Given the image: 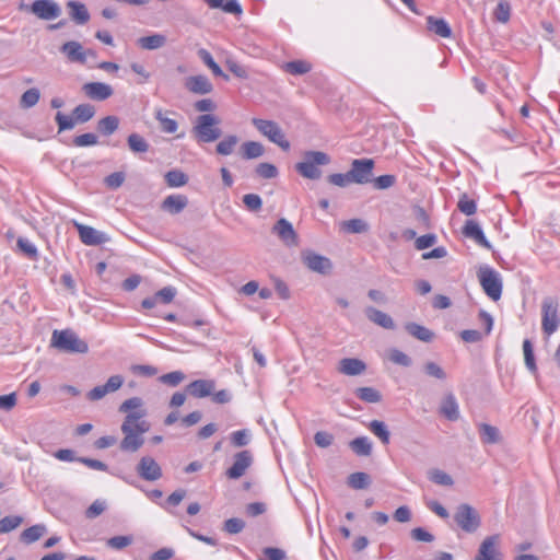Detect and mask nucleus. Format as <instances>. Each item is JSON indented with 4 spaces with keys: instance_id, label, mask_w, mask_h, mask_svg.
Here are the masks:
<instances>
[{
    "instance_id": "59",
    "label": "nucleus",
    "mask_w": 560,
    "mask_h": 560,
    "mask_svg": "<svg viewBox=\"0 0 560 560\" xmlns=\"http://www.w3.org/2000/svg\"><path fill=\"white\" fill-rule=\"evenodd\" d=\"M130 371L138 376L151 377L158 374V369L149 364H133Z\"/></svg>"
},
{
    "instance_id": "15",
    "label": "nucleus",
    "mask_w": 560,
    "mask_h": 560,
    "mask_svg": "<svg viewBox=\"0 0 560 560\" xmlns=\"http://www.w3.org/2000/svg\"><path fill=\"white\" fill-rule=\"evenodd\" d=\"M31 11L42 20L57 19L60 13V7L51 0H35L31 5Z\"/></svg>"
},
{
    "instance_id": "26",
    "label": "nucleus",
    "mask_w": 560,
    "mask_h": 560,
    "mask_svg": "<svg viewBox=\"0 0 560 560\" xmlns=\"http://www.w3.org/2000/svg\"><path fill=\"white\" fill-rule=\"evenodd\" d=\"M67 8L69 9L70 18L80 25H83L89 22L90 13L86 7L79 1H69L67 3Z\"/></svg>"
},
{
    "instance_id": "40",
    "label": "nucleus",
    "mask_w": 560,
    "mask_h": 560,
    "mask_svg": "<svg viewBox=\"0 0 560 560\" xmlns=\"http://www.w3.org/2000/svg\"><path fill=\"white\" fill-rule=\"evenodd\" d=\"M127 143L133 153H145L149 150V143L142 136L138 133L129 135L127 138Z\"/></svg>"
},
{
    "instance_id": "48",
    "label": "nucleus",
    "mask_w": 560,
    "mask_h": 560,
    "mask_svg": "<svg viewBox=\"0 0 560 560\" xmlns=\"http://www.w3.org/2000/svg\"><path fill=\"white\" fill-rule=\"evenodd\" d=\"M348 485L353 489H365L370 485V477L365 472H353L348 477Z\"/></svg>"
},
{
    "instance_id": "45",
    "label": "nucleus",
    "mask_w": 560,
    "mask_h": 560,
    "mask_svg": "<svg viewBox=\"0 0 560 560\" xmlns=\"http://www.w3.org/2000/svg\"><path fill=\"white\" fill-rule=\"evenodd\" d=\"M355 395L361 400L371 404L378 402L382 399L380 392L373 387H360L355 390Z\"/></svg>"
},
{
    "instance_id": "56",
    "label": "nucleus",
    "mask_w": 560,
    "mask_h": 560,
    "mask_svg": "<svg viewBox=\"0 0 560 560\" xmlns=\"http://www.w3.org/2000/svg\"><path fill=\"white\" fill-rule=\"evenodd\" d=\"M225 66L235 77H237L240 79H247L248 78L247 69L244 66H242L241 63H238L232 57H228L225 59Z\"/></svg>"
},
{
    "instance_id": "64",
    "label": "nucleus",
    "mask_w": 560,
    "mask_h": 560,
    "mask_svg": "<svg viewBox=\"0 0 560 560\" xmlns=\"http://www.w3.org/2000/svg\"><path fill=\"white\" fill-rule=\"evenodd\" d=\"M125 174L122 172H115L105 177L104 183L110 189L119 188L125 182Z\"/></svg>"
},
{
    "instance_id": "1",
    "label": "nucleus",
    "mask_w": 560,
    "mask_h": 560,
    "mask_svg": "<svg viewBox=\"0 0 560 560\" xmlns=\"http://www.w3.org/2000/svg\"><path fill=\"white\" fill-rule=\"evenodd\" d=\"M118 410L126 415L121 425L137 429L139 432H148L150 430V422L145 419L148 410L142 398L137 396L128 398L121 402Z\"/></svg>"
},
{
    "instance_id": "7",
    "label": "nucleus",
    "mask_w": 560,
    "mask_h": 560,
    "mask_svg": "<svg viewBox=\"0 0 560 560\" xmlns=\"http://www.w3.org/2000/svg\"><path fill=\"white\" fill-rule=\"evenodd\" d=\"M560 325L558 302L553 298H546L541 303V328L546 339L556 332Z\"/></svg>"
},
{
    "instance_id": "60",
    "label": "nucleus",
    "mask_w": 560,
    "mask_h": 560,
    "mask_svg": "<svg viewBox=\"0 0 560 560\" xmlns=\"http://www.w3.org/2000/svg\"><path fill=\"white\" fill-rule=\"evenodd\" d=\"M132 542L131 536H114L106 541L109 548L121 550Z\"/></svg>"
},
{
    "instance_id": "42",
    "label": "nucleus",
    "mask_w": 560,
    "mask_h": 560,
    "mask_svg": "<svg viewBox=\"0 0 560 560\" xmlns=\"http://www.w3.org/2000/svg\"><path fill=\"white\" fill-rule=\"evenodd\" d=\"M341 229L348 233L359 234L369 230V225L362 219H351L341 223Z\"/></svg>"
},
{
    "instance_id": "44",
    "label": "nucleus",
    "mask_w": 560,
    "mask_h": 560,
    "mask_svg": "<svg viewBox=\"0 0 560 560\" xmlns=\"http://www.w3.org/2000/svg\"><path fill=\"white\" fill-rule=\"evenodd\" d=\"M428 478L436 483V485H441V486H453L454 483V480L453 478L446 474L445 471L439 469V468H434V469H431L428 471Z\"/></svg>"
},
{
    "instance_id": "49",
    "label": "nucleus",
    "mask_w": 560,
    "mask_h": 560,
    "mask_svg": "<svg viewBox=\"0 0 560 560\" xmlns=\"http://www.w3.org/2000/svg\"><path fill=\"white\" fill-rule=\"evenodd\" d=\"M284 70L291 74H305L311 70V65L304 60H294L283 66Z\"/></svg>"
},
{
    "instance_id": "2",
    "label": "nucleus",
    "mask_w": 560,
    "mask_h": 560,
    "mask_svg": "<svg viewBox=\"0 0 560 560\" xmlns=\"http://www.w3.org/2000/svg\"><path fill=\"white\" fill-rule=\"evenodd\" d=\"M220 124L221 120L218 116L213 114H202L196 118L192 126V133L198 142H213L222 135Z\"/></svg>"
},
{
    "instance_id": "57",
    "label": "nucleus",
    "mask_w": 560,
    "mask_h": 560,
    "mask_svg": "<svg viewBox=\"0 0 560 560\" xmlns=\"http://www.w3.org/2000/svg\"><path fill=\"white\" fill-rule=\"evenodd\" d=\"M388 359L393 363H395L397 365L406 366V368L410 366L412 363L410 357L398 349H390L388 351Z\"/></svg>"
},
{
    "instance_id": "25",
    "label": "nucleus",
    "mask_w": 560,
    "mask_h": 560,
    "mask_svg": "<svg viewBox=\"0 0 560 560\" xmlns=\"http://www.w3.org/2000/svg\"><path fill=\"white\" fill-rule=\"evenodd\" d=\"M365 315L371 322L378 325L380 327H383L385 329H394L395 328V323H394L393 318L388 314H386L377 308L368 307L365 310Z\"/></svg>"
},
{
    "instance_id": "54",
    "label": "nucleus",
    "mask_w": 560,
    "mask_h": 560,
    "mask_svg": "<svg viewBox=\"0 0 560 560\" xmlns=\"http://www.w3.org/2000/svg\"><path fill=\"white\" fill-rule=\"evenodd\" d=\"M16 245L19 247V249L25 255L27 256L28 258L31 259H36L37 256H38V253H37V248L36 246L31 242L28 241L27 238H24V237H19L18 238V242H16Z\"/></svg>"
},
{
    "instance_id": "50",
    "label": "nucleus",
    "mask_w": 560,
    "mask_h": 560,
    "mask_svg": "<svg viewBox=\"0 0 560 560\" xmlns=\"http://www.w3.org/2000/svg\"><path fill=\"white\" fill-rule=\"evenodd\" d=\"M187 180V176L178 170H173L165 174V182L170 187H182Z\"/></svg>"
},
{
    "instance_id": "14",
    "label": "nucleus",
    "mask_w": 560,
    "mask_h": 560,
    "mask_svg": "<svg viewBox=\"0 0 560 560\" xmlns=\"http://www.w3.org/2000/svg\"><path fill=\"white\" fill-rule=\"evenodd\" d=\"M124 433V439L120 442V450L124 452L135 453L144 443L143 434L145 432H139L137 429H129L127 425L120 427Z\"/></svg>"
},
{
    "instance_id": "62",
    "label": "nucleus",
    "mask_w": 560,
    "mask_h": 560,
    "mask_svg": "<svg viewBox=\"0 0 560 560\" xmlns=\"http://www.w3.org/2000/svg\"><path fill=\"white\" fill-rule=\"evenodd\" d=\"M256 173L262 178L270 179L278 175V170L271 163H260L256 167Z\"/></svg>"
},
{
    "instance_id": "18",
    "label": "nucleus",
    "mask_w": 560,
    "mask_h": 560,
    "mask_svg": "<svg viewBox=\"0 0 560 560\" xmlns=\"http://www.w3.org/2000/svg\"><path fill=\"white\" fill-rule=\"evenodd\" d=\"M84 94L94 101H105L113 95V89L109 84L103 82H90L82 86Z\"/></svg>"
},
{
    "instance_id": "30",
    "label": "nucleus",
    "mask_w": 560,
    "mask_h": 560,
    "mask_svg": "<svg viewBox=\"0 0 560 560\" xmlns=\"http://www.w3.org/2000/svg\"><path fill=\"white\" fill-rule=\"evenodd\" d=\"M155 119L160 124V128L165 133H175L178 129V124L175 119L170 118L167 113L163 109H156L154 113Z\"/></svg>"
},
{
    "instance_id": "33",
    "label": "nucleus",
    "mask_w": 560,
    "mask_h": 560,
    "mask_svg": "<svg viewBox=\"0 0 560 560\" xmlns=\"http://www.w3.org/2000/svg\"><path fill=\"white\" fill-rule=\"evenodd\" d=\"M265 152L264 145L257 141H247L242 144V155L246 160L257 159Z\"/></svg>"
},
{
    "instance_id": "4",
    "label": "nucleus",
    "mask_w": 560,
    "mask_h": 560,
    "mask_svg": "<svg viewBox=\"0 0 560 560\" xmlns=\"http://www.w3.org/2000/svg\"><path fill=\"white\" fill-rule=\"evenodd\" d=\"M330 162L328 154L322 151H307L303 160L295 165L296 171L305 178L318 179L322 176L319 166Z\"/></svg>"
},
{
    "instance_id": "8",
    "label": "nucleus",
    "mask_w": 560,
    "mask_h": 560,
    "mask_svg": "<svg viewBox=\"0 0 560 560\" xmlns=\"http://www.w3.org/2000/svg\"><path fill=\"white\" fill-rule=\"evenodd\" d=\"M457 525L467 533H474L480 525V517L477 511L469 504H459L454 514Z\"/></svg>"
},
{
    "instance_id": "32",
    "label": "nucleus",
    "mask_w": 560,
    "mask_h": 560,
    "mask_svg": "<svg viewBox=\"0 0 560 560\" xmlns=\"http://www.w3.org/2000/svg\"><path fill=\"white\" fill-rule=\"evenodd\" d=\"M479 434L482 443L495 444L500 442V432L498 428L488 423L479 424Z\"/></svg>"
},
{
    "instance_id": "10",
    "label": "nucleus",
    "mask_w": 560,
    "mask_h": 560,
    "mask_svg": "<svg viewBox=\"0 0 560 560\" xmlns=\"http://www.w3.org/2000/svg\"><path fill=\"white\" fill-rule=\"evenodd\" d=\"M271 232L277 235L281 243L287 247H295L299 245V235L295 232L292 223L281 218L271 229Z\"/></svg>"
},
{
    "instance_id": "41",
    "label": "nucleus",
    "mask_w": 560,
    "mask_h": 560,
    "mask_svg": "<svg viewBox=\"0 0 560 560\" xmlns=\"http://www.w3.org/2000/svg\"><path fill=\"white\" fill-rule=\"evenodd\" d=\"M95 115L94 106L90 104H80L73 109L74 119L78 122H86Z\"/></svg>"
},
{
    "instance_id": "9",
    "label": "nucleus",
    "mask_w": 560,
    "mask_h": 560,
    "mask_svg": "<svg viewBox=\"0 0 560 560\" xmlns=\"http://www.w3.org/2000/svg\"><path fill=\"white\" fill-rule=\"evenodd\" d=\"M373 167L374 161L372 159L353 160L349 171L352 183L360 185L370 183L372 180Z\"/></svg>"
},
{
    "instance_id": "21",
    "label": "nucleus",
    "mask_w": 560,
    "mask_h": 560,
    "mask_svg": "<svg viewBox=\"0 0 560 560\" xmlns=\"http://www.w3.org/2000/svg\"><path fill=\"white\" fill-rule=\"evenodd\" d=\"M215 382L213 380H196L187 385L186 390L196 398H203L213 394Z\"/></svg>"
},
{
    "instance_id": "47",
    "label": "nucleus",
    "mask_w": 560,
    "mask_h": 560,
    "mask_svg": "<svg viewBox=\"0 0 560 560\" xmlns=\"http://www.w3.org/2000/svg\"><path fill=\"white\" fill-rule=\"evenodd\" d=\"M39 97H40L39 90L36 88H32L22 94L20 104L23 108H31L38 103Z\"/></svg>"
},
{
    "instance_id": "46",
    "label": "nucleus",
    "mask_w": 560,
    "mask_h": 560,
    "mask_svg": "<svg viewBox=\"0 0 560 560\" xmlns=\"http://www.w3.org/2000/svg\"><path fill=\"white\" fill-rule=\"evenodd\" d=\"M511 5L508 0H500L493 11L494 19L500 23H506L510 20Z\"/></svg>"
},
{
    "instance_id": "55",
    "label": "nucleus",
    "mask_w": 560,
    "mask_h": 560,
    "mask_svg": "<svg viewBox=\"0 0 560 560\" xmlns=\"http://www.w3.org/2000/svg\"><path fill=\"white\" fill-rule=\"evenodd\" d=\"M186 378L182 371H173L160 376L159 381L165 385L175 387L179 385Z\"/></svg>"
},
{
    "instance_id": "35",
    "label": "nucleus",
    "mask_w": 560,
    "mask_h": 560,
    "mask_svg": "<svg viewBox=\"0 0 560 560\" xmlns=\"http://www.w3.org/2000/svg\"><path fill=\"white\" fill-rule=\"evenodd\" d=\"M119 127V118L117 116H106L98 120L97 129L105 136L113 135Z\"/></svg>"
},
{
    "instance_id": "51",
    "label": "nucleus",
    "mask_w": 560,
    "mask_h": 560,
    "mask_svg": "<svg viewBox=\"0 0 560 560\" xmlns=\"http://www.w3.org/2000/svg\"><path fill=\"white\" fill-rule=\"evenodd\" d=\"M23 518L19 515H10L0 520V534L9 533L19 527Z\"/></svg>"
},
{
    "instance_id": "29",
    "label": "nucleus",
    "mask_w": 560,
    "mask_h": 560,
    "mask_svg": "<svg viewBox=\"0 0 560 560\" xmlns=\"http://www.w3.org/2000/svg\"><path fill=\"white\" fill-rule=\"evenodd\" d=\"M427 24L429 31L433 32L434 34L443 38H447L452 34L451 27L448 26L447 22L444 19L429 16L427 19Z\"/></svg>"
},
{
    "instance_id": "28",
    "label": "nucleus",
    "mask_w": 560,
    "mask_h": 560,
    "mask_svg": "<svg viewBox=\"0 0 560 560\" xmlns=\"http://www.w3.org/2000/svg\"><path fill=\"white\" fill-rule=\"evenodd\" d=\"M47 533V527L44 524H36L21 533V540L24 544H33L40 539Z\"/></svg>"
},
{
    "instance_id": "19",
    "label": "nucleus",
    "mask_w": 560,
    "mask_h": 560,
    "mask_svg": "<svg viewBox=\"0 0 560 560\" xmlns=\"http://www.w3.org/2000/svg\"><path fill=\"white\" fill-rule=\"evenodd\" d=\"M60 51L67 57V59L71 62L86 63V52L83 46L75 40H70L65 43L60 47Z\"/></svg>"
},
{
    "instance_id": "52",
    "label": "nucleus",
    "mask_w": 560,
    "mask_h": 560,
    "mask_svg": "<svg viewBox=\"0 0 560 560\" xmlns=\"http://www.w3.org/2000/svg\"><path fill=\"white\" fill-rule=\"evenodd\" d=\"M523 352H524V361H525L526 368L530 372H536L537 368H536V362H535V358H534V349H533V345H532L530 340L525 339L523 341Z\"/></svg>"
},
{
    "instance_id": "43",
    "label": "nucleus",
    "mask_w": 560,
    "mask_h": 560,
    "mask_svg": "<svg viewBox=\"0 0 560 560\" xmlns=\"http://www.w3.org/2000/svg\"><path fill=\"white\" fill-rule=\"evenodd\" d=\"M369 429L371 432L376 435L383 444H388L389 442V431L386 424L383 421L373 420L369 424Z\"/></svg>"
},
{
    "instance_id": "61",
    "label": "nucleus",
    "mask_w": 560,
    "mask_h": 560,
    "mask_svg": "<svg viewBox=\"0 0 560 560\" xmlns=\"http://www.w3.org/2000/svg\"><path fill=\"white\" fill-rule=\"evenodd\" d=\"M56 121L58 124L59 132L73 129L77 122L74 116L70 117L60 112L56 115Z\"/></svg>"
},
{
    "instance_id": "36",
    "label": "nucleus",
    "mask_w": 560,
    "mask_h": 560,
    "mask_svg": "<svg viewBox=\"0 0 560 560\" xmlns=\"http://www.w3.org/2000/svg\"><path fill=\"white\" fill-rule=\"evenodd\" d=\"M350 447L359 456H369L372 452V443L366 436L352 440Z\"/></svg>"
},
{
    "instance_id": "5",
    "label": "nucleus",
    "mask_w": 560,
    "mask_h": 560,
    "mask_svg": "<svg viewBox=\"0 0 560 560\" xmlns=\"http://www.w3.org/2000/svg\"><path fill=\"white\" fill-rule=\"evenodd\" d=\"M252 124L270 142L277 144L284 151L290 149V142L287 140L278 122L268 119L253 118Z\"/></svg>"
},
{
    "instance_id": "17",
    "label": "nucleus",
    "mask_w": 560,
    "mask_h": 560,
    "mask_svg": "<svg viewBox=\"0 0 560 560\" xmlns=\"http://www.w3.org/2000/svg\"><path fill=\"white\" fill-rule=\"evenodd\" d=\"M499 536L493 535L483 539L475 560H501V553L498 550Z\"/></svg>"
},
{
    "instance_id": "27",
    "label": "nucleus",
    "mask_w": 560,
    "mask_h": 560,
    "mask_svg": "<svg viewBox=\"0 0 560 560\" xmlns=\"http://www.w3.org/2000/svg\"><path fill=\"white\" fill-rule=\"evenodd\" d=\"M441 412L451 421H455L459 418V408L454 395L450 394L444 397L441 405Z\"/></svg>"
},
{
    "instance_id": "6",
    "label": "nucleus",
    "mask_w": 560,
    "mask_h": 560,
    "mask_svg": "<svg viewBox=\"0 0 560 560\" xmlns=\"http://www.w3.org/2000/svg\"><path fill=\"white\" fill-rule=\"evenodd\" d=\"M478 279L485 293L493 301H498L502 294V278L498 271L489 266H482L478 270Z\"/></svg>"
},
{
    "instance_id": "24",
    "label": "nucleus",
    "mask_w": 560,
    "mask_h": 560,
    "mask_svg": "<svg viewBox=\"0 0 560 560\" xmlns=\"http://www.w3.org/2000/svg\"><path fill=\"white\" fill-rule=\"evenodd\" d=\"M188 203V199L184 195H170L162 203V209L170 212L171 214H177L182 212Z\"/></svg>"
},
{
    "instance_id": "31",
    "label": "nucleus",
    "mask_w": 560,
    "mask_h": 560,
    "mask_svg": "<svg viewBox=\"0 0 560 560\" xmlns=\"http://www.w3.org/2000/svg\"><path fill=\"white\" fill-rule=\"evenodd\" d=\"M166 44V37L162 34H152L150 36L140 37L138 45L142 49L155 50L163 47Z\"/></svg>"
},
{
    "instance_id": "37",
    "label": "nucleus",
    "mask_w": 560,
    "mask_h": 560,
    "mask_svg": "<svg viewBox=\"0 0 560 560\" xmlns=\"http://www.w3.org/2000/svg\"><path fill=\"white\" fill-rule=\"evenodd\" d=\"M240 139L235 135H229L224 139H222L215 147V151L221 155H230L234 152L236 144Z\"/></svg>"
},
{
    "instance_id": "63",
    "label": "nucleus",
    "mask_w": 560,
    "mask_h": 560,
    "mask_svg": "<svg viewBox=\"0 0 560 560\" xmlns=\"http://www.w3.org/2000/svg\"><path fill=\"white\" fill-rule=\"evenodd\" d=\"M457 207L459 211L466 215H472L477 210L476 202L469 199L466 195L460 197Z\"/></svg>"
},
{
    "instance_id": "22",
    "label": "nucleus",
    "mask_w": 560,
    "mask_h": 560,
    "mask_svg": "<svg viewBox=\"0 0 560 560\" xmlns=\"http://www.w3.org/2000/svg\"><path fill=\"white\" fill-rule=\"evenodd\" d=\"M464 234L466 237L474 240L477 244L482 247L491 248L490 243L487 241L480 225L474 221L468 220L464 226Z\"/></svg>"
},
{
    "instance_id": "53",
    "label": "nucleus",
    "mask_w": 560,
    "mask_h": 560,
    "mask_svg": "<svg viewBox=\"0 0 560 560\" xmlns=\"http://www.w3.org/2000/svg\"><path fill=\"white\" fill-rule=\"evenodd\" d=\"M423 371L428 376L434 377L440 381H444L447 377L446 372L443 370V368L432 361L427 362L423 365Z\"/></svg>"
},
{
    "instance_id": "39",
    "label": "nucleus",
    "mask_w": 560,
    "mask_h": 560,
    "mask_svg": "<svg viewBox=\"0 0 560 560\" xmlns=\"http://www.w3.org/2000/svg\"><path fill=\"white\" fill-rule=\"evenodd\" d=\"M211 8H221L228 13H242L241 5L236 0H205Z\"/></svg>"
},
{
    "instance_id": "23",
    "label": "nucleus",
    "mask_w": 560,
    "mask_h": 560,
    "mask_svg": "<svg viewBox=\"0 0 560 560\" xmlns=\"http://www.w3.org/2000/svg\"><path fill=\"white\" fill-rule=\"evenodd\" d=\"M366 369V365L360 359L354 358H346L339 362V372L349 375L355 376L362 374Z\"/></svg>"
},
{
    "instance_id": "58",
    "label": "nucleus",
    "mask_w": 560,
    "mask_h": 560,
    "mask_svg": "<svg viewBox=\"0 0 560 560\" xmlns=\"http://www.w3.org/2000/svg\"><path fill=\"white\" fill-rule=\"evenodd\" d=\"M252 433L247 429L235 431L231 434V441L234 446L241 447L249 443Z\"/></svg>"
},
{
    "instance_id": "20",
    "label": "nucleus",
    "mask_w": 560,
    "mask_h": 560,
    "mask_svg": "<svg viewBox=\"0 0 560 560\" xmlns=\"http://www.w3.org/2000/svg\"><path fill=\"white\" fill-rule=\"evenodd\" d=\"M185 86L191 92V93H195V94H200V95H203V94H209L212 92L213 90V85L212 83L210 82V80L203 75V74H198V75H191V77H188L185 81Z\"/></svg>"
},
{
    "instance_id": "11",
    "label": "nucleus",
    "mask_w": 560,
    "mask_h": 560,
    "mask_svg": "<svg viewBox=\"0 0 560 560\" xmlns=\"http://www.w3.org/2000/svg\"><path fill=\"white\" fill-rule=\"evenodd\" d=\"M301 259L303 264L314 272L328 275L331 271L332 264L330 259L313 250H303Z\"/></svg>"
},
{
    "instance_id": "13",
    "label": "nucleus",
    "mask_w": 560,
    "mask_h": 560,
    "mask_svg": "<svg viewBox=\"0 0 560 560\" xmlns=\"http://www.w3.org/2000/svg\"><path fill=\"white\" fill-rule=\"evenodd\" d=\"M138 475L147 481H155L162 477V469L151 456H143L137 465Z\"/></svg>"
},
{
    "instance_id": "16",
    "label": "nucleus",
    "mask_w": 560,
    "mask_h": 560,
    "mask_svg": "<svg viewBox=\"0 0 560 560\" xmlns=\"http://www.w3.org/2000/svg\"><path fill=\"white\" fill-rule=\"evenodd\" d=\"M253 463V456L249 451H242L234 456L233 465L226 470L230 479L241 478Z\"/></svg>"
},
{
    "instance_id": "38",
    "label": "nucleus",
    "mask_w": 560,
    "mask_h": 560,
    "mask_svg": "<svg viewBox=\"0 0 560 560\" xmlns=\"http://www.w3.org/2000/svg\"><path fill=\"white\" fill-rule=\"evenodd\" d=\"M406 330L421 341L429 342L433 338V332L431 330L416 323H408L406 325Z\"/></svg>"
},
{
    "instance_id": "3",
    "label": "nucleus",
    "mask_w": 560,
    "mask_h": 560,
    "mask_svg": "<svg viewBox=\"0 0 560 560\" xmlns=\"http://www.w3.org/2000/svg\"><path fill=\"white\" fill-rule=\"evenodd\" d=\"M51 347L68 353H86L88 343L80 339L71 329L54 330L50 339Z\"/></svg>"
},
{
    "instance_id": "34",
    "label": "nucleus",
    "mask_w": 560,
    "mask_h": 560,
    "mask_svg": "<svg viewBox=\"0 0 560 560\" xmlns=\"http://www.w3.org/2000/svg\"><path fill=\"white\" fill-rule=\"evenodd\" d=\"M198 56L214 75L222 77L225 80L229 79V77L222 71L220 66L214 61L213 57L208 50L203 48L199 49Z\"/></svg>"
},
{
    "instance_id": "12",
    "label": "nucleus",
    "mask_w": 560,
    "mask_h": 560,
    "mask_svg": "<svg viewBox=\"0 0 560 560\" xmlns=\"http://www.w3.org/2000/svg\"><path fill=\"white\" fill-rule=\"evenodd\" d=\"M74 226L79 232L80 240L83 244L89 246H96L104 244L109 241L107 234L92 228L89 225H84L78 222H74Z\"/></svg>"
}]
</instances>
